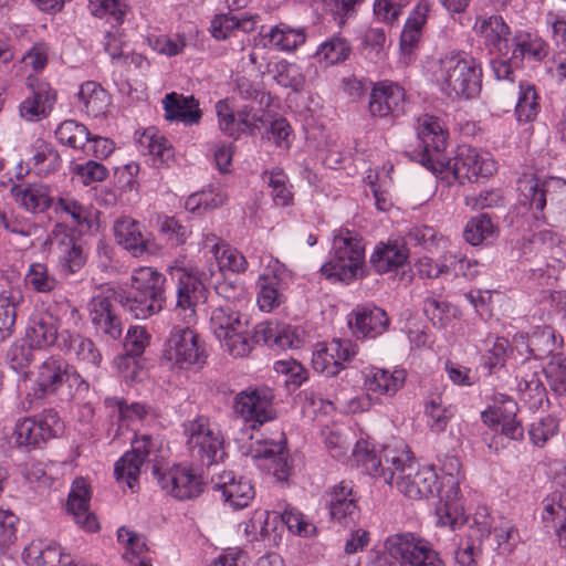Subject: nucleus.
Masks as SVG:
<instances>
[{"label":"nucleus","mask_w":566,"mask_h":566,"mask_svg":"<svg viewBox=\"0 0 566 566\" xmlns=\"http://www.w3.org/2000/svg\"><path fill=\"white\" fill-rule=\"evenodd\" d=\"M417 136L422 147L419 161L449 184L450 177L464 184L489 178L496 171L492 155L471 146H460L453 159L443 161L447 133L436 116L424 114L417 119Z\"/></svg>","instance_id":"1"},{"label":"nucleus","mask_w":566,"mask_h":566,"mask_svg":"<svg viewBox=\"0 0 566 566\" xmlns=\"http://www.w3.org/2000/svg\"><path fill=\"white\" fill-rule=\"evenodd\" d=\"M424 72L452 99L473 98L481 90L482 70L464 52L451 51L432 57L426 62Z\"/></svg>","instance_id":"2"},{"label":"nucleus","mask_w":566,"mask_h":566,"mask_svg":"<svg viewBox=\"0 0 566 566\" xmlns=\"http://www.w3.org/2000/svg\"><path fill=\"white\" fill-rule=\"evenodd\" d=\"M389 464L386 483L396 488L403 496L417 501L428 499L438 490V474L433 468L419 465L409 448L401 441L389 446L384 452Z\"/></svg>","instance_id":"3"},{"label":"nucleus","mask_w":566,"mask_h":566,"mask_svg":"<svg viewBox=\"0 0 566 566\" xmlns=\"http://www.w3.org/2000/svg\"><path fill=\"white\" fill-rule=\"evenodd\" d=\"M86 387L87 385L73 366L62 358L50 357L38 367L36 377L22 401V408L31 410L46 397L60 391L66 399H71Z\"/></svg>","instance_id":"4"},{"label":"nucleus","mask_w":566,"mask_h":566,"mask_svg":"<svg viewBox=\"0 0 566 566\" xmlns=\"http://www.w3.org/2000/svg\"><path fill=\"white\" fill-rule=\"evenodd\" d=\"M166 277L151 266H140L132 273L130 290L122 304L137 319H146L163 310Z\"/></svg>","instance_id":"5"},{"label":"nucleus","mask_w":566,"mask_h":566,"mask_svg":"<svg viewBox=\"0 0 566 566\" xmlns=\"http://www.w3.org/2000/svg\"><path fill=\"white\" fill-rule=\"evenodd\" d=\"M332 250L329 261L322 266V272L326 276L348 282L363 272L365 244L358 234L340 229L334 235Z\"/></svg>","instance_id":"6"},{"label":"nucleus","mask_w":566,"mask_h":566,"mask_svg":"<svg viewBox=\"0 0 566 566\" xmlns=\"http://www.w3.org/2000/svg\"><path fill=\"white\" fill-rule=\"evenodd\" d=\"M240 308L218 305L210 316V329L222 347L234 357L249 355L253 347V339L248 332V322L242 319Z\"/></svg>","instance_id":"7"},{"label":"nucleus","mask_w":566,"mask_h":566,"mask_svg":"<svg viewBox=\"0 0 566 566\" xmlns=\"http://www.w3.org/2000/svg\"><path fill=\"white\" fill-rule=\"evenodd\" d=\"M165 450L159 439L148 434L136 437L132 442V450L127 451L115 464V475L125 480L129 489H134L144 463L153 464V474L156 478L164 469L161 461Z\"/></svg>","instance_id":"8"},{"label":"nucleus","mask_w":566,"mask_h":566,"mask_svg":"<svg viewBox=\"0 0 566 566\" xmlns=\"http://www.w3.org/2000/svg\"><path fill=\"white\" fill-rule=\"evenodd\" d=\"M187 444L193 458L202 465L210 467L226 457L223 437L220 429L207 417L200 416L185 426Z\"/></svg>","instance_id":"9"},{"label":"nucleus","mask_w":566,"mask_h":566,"mask_svg":"<svg viewBox=\"0 0 566 566\" xmlns=\"http://www.w3.org/2000/svg\"><path fill=\"white\" fill-rule=\"evenodd\" d=\"M385 551L400 566H446L431 544L412 533H397L385 541Z\"/></svg>","instance_id":"10"},{"label":"nucleus","mask_w":566,"mask_h":566,"mask_svg":"<svg viewBox=\"0 0 566 566\" xmlns=\"http://www.w3.org/2000/svg\"><path fill=\"white\" fill-rule=\"evenodd\" d=\"M163 360L170 368L189 369L205 364L206 354L198 334L190 326H174L166 340Z\"/></svg>","instance_id":"11"},{"label":"nucleus","mask_w":566,"mask_h":566,"mask_svg":"<svg viewBox=\"0 0 566 566\" xmlns=\"http://www.w3.org/2000/svg\"><path fill=\"white\" fill-rule=\"evenodd\" d=\"M274 394L266 386L249 387L234 398V411L252 428L273 420L276 416L273 407Z\"/></svg>","instance_id":"12"},{"label":"nucleus","mask_w":566,"mask_h":566,"mask_svg":"<svg viewBox=\"0 0 566 566\" xmlns=\"http://www.w3.org/2000/svg\"><path fill=\"white\" fill-rule=\"evenodd\" d=\"M169 273L177 281V308L185 311L187 324L195 321L196 306L207 300V289L197 274L185 266L172 265Z\"/></svg>","instance_id":"13"},{"label":"nucleus","mask_w":566,"mask_h":566,"mask_svg":"<svg viewBox=\"0 0 566 566\" xmlns=\"http://www.w3.org/2000/svg\"><path fill=\"white\" fill-rule=\"evenodd\" d=\"M357 354V345L350 339H333L316 345L312 355L313 368L326 376H336Z\"/></svg>","instance_id":"14"},{"label":"nucleus","mask_w":566,"mask_h":566,"mask_svg":"<svg viewBox=\"0 0 566 566\" xmlns=\"http://www.w3.org/2000/svg\"><path fill=\"white\" fill-rule=\"evenodd\" d=\"M160 488L178 500H191L199 496L205 483L192 468L174 465L161 470L156 476Z\"/></svg>","instance_id":"15"},{"label":"nucleus","mask_w":566,"mask_h":566,"mask_svg":"<svg viewBox=\"0 0 566 566\" xmlns=\"http://www.w3.org/2000/svg\"><path fill=\"white\" fill-rule=\"evenodd\" d=\"M62 430L57 412L50 409L39 419L24 418L15 424L14 440L20 447H35L41 442L56 437Z\"/></svg>","instance_id":"16"},{"label":"nucleus","mask_w":566,"mask_h":566,"mask_svg":"<svg viewBox=\"0 0 566 566\" xmlns=\"http://www.w3.org/2000/svg\"><path fill=\"white\" fill-rule=\"evenodd\" d=\"M436 493L440 496L439 505L436 509L438 524L450 526L457 530L464 525L467 516L464 515L463 504L460 499V486L458 481L449 475L441 482H438Z\"/></svg>","instance_id":"17"},{"label":"nucleus","mask_w":566,"mask_h":566,"mask_svg":"<svg viewBox=\"0 0 566 566\" xmlns=\"http://www.w3.org/2000/svg\"><path fill=\"white\" fill-rule=\"evenodd\" d=\"M518 189L531 209L543 212L547 198L551 201L566 195V180L558 177H549L541 180L536 177L520 180Z\"/></svg>","instance_id":"18"},{"label":"nucleus","mask_w":566,"mask_h":566,"mask_svg":"<svg viewBox=\"0 0 566 566\" xmlns=\"http://www.w3.org/2000/svg\"><path fill=\"white\" fill-rule=\"evenodd\" d=\"M287 271L284 264L277 260L270 263L266 271L259 277L258 305L263 312H271L283 302V292L285 289V277Z\"/></svg>","instance_id":"19"},{"label":"nucleus","mask_w":566,"mask_h":566,"mask_svg":"<svg viewBox=\"0 0 566 566\" xmlns=\"http://www.w3.org/2000/svg\"><path fill=\"white\" fill-rule=\"evenodd\" d=\"M406 93L398 84L380 82L373 87L369 112L375 117L399 116L405 112Z\"/></svg>","instance_id":"20"},{"label":"nucleus","mask_w":566,"mask_h":566,"mask_svg":"<svg viewBox=\"0 0 566 566\" xmlns=\"http://www.w3.org/2000/svg\"><path fill=\"white\" fill-rule=\"evenodd\" d=\"M253 343H263L270 347L281 349H297L303 345L298 328L291 325L266 321L254 327Z\"/></svg>","instance_id":"21"},{"label":"nucleus","mask_w":566,"mask_h":566,"mask_svg":"<svg viewBox=\"0 0 566 566\" xmlns=\"http://www.w3.org/2000/svg\"><path fill=\"white\" fill-rule=\"evenodd\" d=\"M214 489L220 491L226 503L238 510L247 507L255 496L251 481L232 471H223L212 478Z\"/></svg>","instance_id":"22"},{"label":"nucleus","mask_w":566,"mask_h":566,"mask_svg":"<svg viewBox=\"0 0 566 566\" xmlns=\"http://www.w3.org/2000/svg\"><path fill=\"white\" fill-rule=\"evenodd\" d=\"M91 322L97 333L108 339L117 340L123 334V323L115 313L114 306L107 295L98 294L88 303Z\"/></svg>","instance_id":"23"},{"label":"nucleus","mask_w":566,"mask_h":566,"mask_svg":"<svg viewBox=\"0 0 566 566\" xmlns=\"http://www.w3.org/2000/svg\"><path fill=\"white\" fill-rule=\"evenodd\" d=\"M327 505L332 520L348 525L358 516L357 494L350 482L342 481L327 493Z\"/></svg>","instance_id":"24"},{"label":"nucleus","mask_w":566,"mask_h":566,"mask_svg":"<svg viewBox=\"0 0 566 566\" xmlns=\"http://www.w3.org/2000/svg\"><path fill=\"white\" fill-rule=\"evenodd\" d=\"M56 102V93L48 83L31 85V95L19 105L20 117L30 123L46 118Z\"/></svg>","instance_id":"25"},{"label":"nucleus","mask_w":566,"mask_h":566,"mask_svg":"<svg viewBox=\"0 0 566 566\" xmlns=\"http://www.w3.org/2000/svg\"><path fill=\"white\" fill-rule=\"evenodd\" d=\"M364 388L367 392L394 396L405 385L407 373L403 368L395 367L394 369H386L379 367H368L363 371Z\"/></svg>","instance_id":"26"},{"label":"nucleus","mask_w":566,"mask_h":566,"mask_svg":"<svg viewBox=\"0 0 566 566\" xmlns=\"http://www.w3.org/2000/svg\"><path fill=\"white\" fill-rule=\"evenodd\" d=\"M91 490L84 478H76L73 481L69 499L67 511L73 515L77 525L88 532L98 530V523L95 515L90 512Z\"/></svg>","instance_id":"27"},{"label":"nucleus","mask_w":566,"mask_h":566,"mask_svg":"<svg viewBox=\"0 0 566 566\" xmlns=\"http://www.w3.org/2000/svg\"><path fill=\"white\" fill-rule=\"evenodd\" d=\"M474 29L491 53L503 52L504 55H509L512 40H510V28L502 17H479Z\"/></svg>","instance_id":"28"},{"label":"nucleus","mask_w":566,"mask_h":566,"mask_svg":"<svg viewBox=\"0 0 566 566\" xmlns=\"http://www.w3.org/2000/svg\"><path fill=\"white\" fill-rule=\"evenodd\" d=\"M348 323L356 335L375 338L387 331L389 317L380 307L359 306L353 312Z\"/></svg>","instance_id":"29"},{"label":"nucleus","mask_w":566,"mask_h":566,"mask_svg":"<svg viewBox=\"0 0 566 566\" xmlns=\"http://www.w3.org/2000/svg\"><path fill=\"white\" fill-rule=\"evenodd\" d=\"M148 344L149 335L145 327L133 326L128 328L125 340L128 355L117 361L118 369L125 379L133 381L138 378L142 368L135 357L142 355Z\"/></svg>","instance_id":"30"},{"label":"nucleus","mask_w":566,"mask_h":566,"mask_svg":"<svg viewBox=\"0 0 566 566\" xmlns=\"http://www.w3.org/2000/svg\"><path fill=\"white\" fill-rule=\"evenodd\" d=\"M163 106L167 120H179L185 125L198 124L202 115L199 102L193 96H185L176 92L164 97Z\"/></svg>","instance_id":"31"},{"label":"nucleus","mask_w":566,"mask_h":566,"mask_svg":"<svg viewBox=\"0 0 566 566\" xmlns=\"http://www.w3.org/2000/svg\"><path fill=\"white\" fill-rule=\"evenodd\" d=\"M542 521L546 528H554L558 545L566 547V494L555 491L543 501Z\"/></svg>","instance_id":"32"},{"label":"nucleus","mask_w":566,"mask_h":566,"mask_svg":"<svg viewBox=\"0 0 566 566\" xmlns=\"http://www.w3.org/2000/svg\"><path fill=\"white\" fill-rule=\"evenodd\" d=\"M59 347L74 355L80 363L90 368H97L102 363V354L94 342L80 334H71L69 329L61 332Z\"/></svg>","instance_id":"33"},{"label":"nucleus","mask_w":566,"mask_h":566,"mask_svg":"<svg viewBox=\"0 0 566 566\" xmlns=\"http://www.w3.org/2000/svg\"><path fill=\"white\" fill-rule=\"evenodd\" d=\"M61 318L55 316L52 312H45L38 318L33 319L30 325L27 337L31 346L36 348H45L55 344H61Z\"/></svg>","instance_id":"34"},{"label":"nucleus","mask_w":566,"mask_h":566,"mask_svg":"<svg viewBox=\"0 0 566 566\" xmlns=\"http://www.w3.org/2000/svg\"><path fill=\"white\" fill-rule=\"evenodd\" d=\"M430 4L428 1H420L407 19L400 36V48L405 63L412 60V52L421 38V29L426 23Z\"/></svg>","instance_id":"35"},{"label":"nucleus","mask_w":566,"mask_h":566,"mask_svg":"<svg viewBox=\"0 0 566 566\" xmlns=\"http://www.w3.org/2000/svg\"><path fill=\"white\" fill-rule=\"evenodd\" d=\"M261 42L264 48L274 49L282 52H292L305 42L306 35L303 29H293L292 27L280 23L263 31Z\"/></svg>","instance_id":"36"},{"label":"nucleus","mask_w":566,"mask_h":566,"mask_svg":"<svg viewBox=\"0 0 566 566\" xmlns=\"http://www.w3.org/2000/svg\"><path fill=\"white\" fill-rule=\"evenodd\" d=\"M115 239L119 245L134 256L148 251V241L144 238L140 224L129 217L118 219L114 224Z\"/></svg>","instance_id":"37"},{"label":"nucleus","mask_w":566,"mask_h":566,"mask_svg":"<svg viewBox=\"0 0 566 566\" xmlns=\"http://www.w3.org/2000/svg\"><path fill=\"white\" fill-rule=\"evenodd\" d=\"M408 259V250L403 244L389 242L376 245L370 263L378 273H387L402 266Z\"/></svg>","instance_id":"38"},{"label":"nucleus","mask_w":566,"mask_h":566,"mask_svg":"<svg viewBox=\"0 0 566 566\" xmlns=\"http://www.w3.org/2000/svg\"><path fill=\"white\" fill-rule=\"evenodd\" d=\"M11 192L15 200L31 212H43L53 202L50 188L43 184L14 186Z\"/></svg>","instance_id":"39"},{"label":"nucleus","mask_w":566,"mask_h":566,"mask_svg":"<svg viewBox=\"0 0 566 566\" xmlns=\"http://www.w3.org/2000/svg\"><path fill=\"white\" fill-rule=\"evenodd\" d=\"M77 97L81 109L93 117L105 115L111 105L108 93L94 81L83 83L80 86Z\"/></svg>","instance_id":"40"},{"label":"nucleus","mask_w":566,"mask_h":566,"mask_svg":"<svg viewBox=\"0 0 566 566\" xmlns=\"http://www.w3.org/2000/svg\"><path fill=\"white\" fill-rule=\"evenodd\" d=\"M61 271L69 275L80 272L86 263V253L81 241L64 234L57 242Z\"/></svg>","instance_id":"41"},{"label":"nucleus","mask_w":566,"mask_h":566,"mask_svg":"<svg viewBox=\"0 0 566 566\" xmlns=\"http://www.w3.org/2000/svg\"><path fill=\"white\" fill-rule=\"evenodd\" d=\"M510 53L515 65H520L524 59L542 61L548 54V45L538 36L520 34L512 39Z\"/></svg>","instance_id":"42"},{"label":"nucleus","mask_w":566,"mask_h":566,"mask_svg":"<svg viewBox=\"0 0 566 566\" xmlns=\"http://www.w3.org/2000/svg\"><path fill=\"white\" fill-rule=\"evenodd\" d=\"M23 298L20 287L11 286L0 292V342L13 333L17 307L23 302Z\"/></svg>","instance_id":"43"},{"label":"nucleus","mask_w":566,"mask_h":566,"mask_svg":"<svg viewBox=\"0 0 566 566\" xmlns=\"http://www.w3.org/2000/svg\"><path fill=\"white\" fill-rule=\"evenodd\" d=\"M397 442L387 444L378 455L366 441H358L354 449L353 455L356 462L361 465L365 471L373 476H381L386 482V472L389 471V464L386 463L384 452L389 446H395Z\"/></svg>","instance_id":"44"},{"label":"nucleus","mask_w":566,"mask_h":566,"mask_svg":"<svg viewBox=\"0 0 566 566\" xmlns=\"http://www.w3.org/2000/svg\"><path fill=\"white\" fill-rule=\"evenodd\" d=\"M563 345V339H557L555 331L549 326L536 327L527 338L528 353L535 359H545Z\"/></svg>","instance_id":"45"},{"label":"nucleus","mask_w":566,"mask_h":566,"mask_svg":"<svg viewBox=\"0 0 566 566\" xmlns=\"http://www.w3.org/2000/svg\"><path fill=\"white\" fill-rule=\"evenodd\" d=\"M61 548L55 543L33 541L23 551V559L29 566H57Z\"/></svg>","instance_id":"46"},{"label":"nucleus","mask_w":566,"mask_h":566,"mask_svg":"<svg viewBox=\"0 0 566 566\" xmlns=\"http://www.w3.org/2000/svg\"><path fill=\"white\" fill-rule=\"evenodd\" d=\"M29 165L38 175H49L60 168L61 157L52 144L38 139L32 146V157Z\"/></svg>","instance_id":"47"},{"label":"nucleus","mask_w":566,"mask_h":566,"mask_svg":"<svg viewBox=\"0 0 566 566\" xmlns=\"http://www.w3.org/2000/svg\"><path fill=\"white\" fill-rule=\"evenodd\" d=\"M118 542L125 545L124 558L134 566H150V562L143 557L148 551L144 536L138 535L127 527H120L117 531Z\"/></svg>","instance_id":"48"},{"label":"nucleus","mask_w":566,"mask_h":566,"mask_svg":"<svg viewBox=\"0 0 566 566\" xmlns=\"http://www.w3.org/2000/svg\"><path fill=\"white\" fill-rule=\"evenodd\" d=\"M55 137L65 146L85 150L91 139V134L85 125L73 119H67L56 127Z\"/></svg>","instance_id":"49"},{"label":"nucleus","mask_w":566,"mask_h":566,"mask_svg":"<svg viewBox=\"0 0 566 566\" xmlns=\"http://www.w3.org/2000/svg\"><path fill=\"white\" fill-rule=\"evenodd\" d=\"M255 21L252 18H238L233 14H219L211 21V34L217 40H226L231 32L242 29L250 32L254 29Z\"/></svg>","instance_id":"50"},{"label":"nucleus","mask_w":566,"mask_h":566,"mask_svg":"<svg viewBox=\"0 0 566 566\" xmlns=\"http://www.w3.org/2000/svg\"><path fill=\"white\" fill-rule=\"evenodd\" d=\"M426 415L429 418V427L433 432L440 433L447 429L449 420L454 416V408L446 406L441 395H432L426 402Z\"/></svg>","instance_id":"51"},{"label":"nucleus","mask_w":566,"mask_h":566,"mask_svg":"<svg viewBox=\"0 0 566 566\" xmlns=\"http://www.w3.org/2000/svg\"><path fill=\"white\" fill-rule=\"evenodd\" d=\"M140 151L159 158L168 159L172 153L167 139L154 127L145 129L137 138Z\"/></svg>","instance_id":"52"},{"label":"nucleus","mask_w":566,"mask_h":566,"mask_svg":"<svg viewBox=\"0 0 566 566\" xmlns=\"http://www.w3.org/2000/svg\"><path fill=\"white\" fill-rule=\"evenodd\" d=\"M106 408L117 412L118 419L127 424L142 421L149 413L150 409L143 403L132 402L128 405L124 399L107 397L104 401Z\"/></svg>","instance_id":"53"},{"label":"nucleus","mask_w":566,"mask_h":566,"mask_svg":"<svg viewBox=\"0 0 566 566\" xmlns=\"http://www.w3.org/2000/svg\"><path fill=\"white\" fill-rule=\"evenodd\" d=\"M539 112L538 95L535 87L528 83L520 84V94L515 114L520 122H532Z\"/></svg>","instance_id":"54"},{"label":"nucleus","mask_w":566,"mask_h":566,"mask_svg":"<svg viewBox=\"0 0 566 566\" xmlns=\"http://www.w3.org/2000/svg\"><path fill=\"white\" fill-rule=\"evenodd\" d=\"M25 285L38 293H50L56 285L57 281L44 263H32L24 276Z\"/></svg>","instance_id":"55"},{"label":"nucleus","mask_w":566,"mask_h":566,"mask_svg":"<svg viewBox=\"0 0 566 566\" xmlns=\"http://www.w3.org/2000/svg\"><path fill=\"white\" fill-rule=\"evenodd\" d=\"M88 10L97 18H106L115 24H122L128 6L126 0H90Z\"/></svg>","instance_id":"56"},{"label":"nucleus","mask_w":566,"mask_h":566,"mask_svg":"<svg viewBox=\"0 0 566 566\" xmlns=\"http://www.w3.org/2000/svg\"><path fill=\"white\" fill-rule=\"evenodd\" d=\"M349 52L350 46L347 41L343 38L334 36L322 43L315 55L325 65H334L345 61Z\"/></svg>","instance_id":"57"},{"label":"nucleus","mask_w":566,"mask_h":566,"mask_svg":"<svg viewBox=\"0 0 566 566\" xmlns=\"http://www.w3.org/2000/svg\"><path fill=\"white\" fill-rule=\"evenodd\" d=\"M495 232V227L491 218L485 214H479L471 218L464 228V239L471 245H479Z\"/></svg>","instance_id":"58"},{"label":"nucleus","mask_w":566,"mask_h":566,"mask_svg":"<svg viewBox=\"0 0 566 566\" xmlns=\"http://www.w3.org/2000/svg\"><path fill=\"white\" fill-rule=\"evenodd\" d=\"M423 313L433 326L443 328L455 316L452 306L437 296L430 295L423 301Z\"/></svg>","instance_id":"59"},{"label":"nucleus","mask_w":566,"mask_h":566,"mask_svg":"<svg viewBox=\"0 0 566 566\" xmlns=\"http://www.w3.org/2000/svg\"><path fill=\"white\" fill-rule=\"evenodd\" d=\"M494 536L500 554H511L521 542V535L515 524L507 520L501 518L494 526Z\"/></svg>","instance_id":"60"},{"label":"nucleus","mask_w":566,"mask_h":566,"mask_svg":"<svg viewBox=\"0 0 566 566\" xmlns=\"http://www.w3.org/2000/svg\"><path fill=\"white\" fill-rule=\"evenodd\" d=\"M263 179L271 188V196L276 206L286 207L292 202L293 196L287 187V176L281 169L264 172Z\"/></svg>","instance_id":"61"},{"label":"nucleus","mask_w":566,"mask_h":566,"mask_svg":"<svg viewBox=\"0 0 566 566\" xmlns=\"http://www.w3.org/2000/svg\"><path fill=\"white\" fill-rule=\"evenodd\" d=\"M274 78L283 87H290L294 91H301L305 84L301 69L295 63L280 61L275 64Z\"/></svg>","instance_id":"62"},{"label":"nucleus","mask_w":566,"mask_h":566,"mask_svg":"<svg viewBox=\"0 0 566 566\" xmlns=\"http://www.w3.org/2000/svg\"><path fill=\"white\" fill-rule=\"evenodd\" d=\"M518 390L525 401L532 408H537L542 405L546 390L538 376L534 373L526 375L518 381Z\"/></svg>","instance_id":"63"},{"label":"nucleus","mask_w":566,"mask_h":566,"mask_svg":"<svg viewBox=\"0 0 566 566\" xmlns=\"http://www.w3.org/2000/svg\"><path fill=\"white\" fill-rule=\"evenodd\" d=\"M551 388L558 395L566 391V357L562 354L552 357L546 369Z\"/></svg>","instance_id":"64"}]
</instances>
